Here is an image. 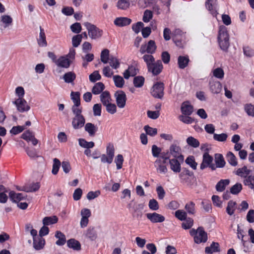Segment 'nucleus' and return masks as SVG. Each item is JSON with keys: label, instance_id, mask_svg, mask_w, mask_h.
Instances as JSON below:
<instances>
[{"label": "nucleus", "instance_id": "obj_34", "mask_svg": "<svg viewBox=\"0 0 254 254\" xmlns=\"http://www.w3.org/2000/svg\"><path fill=\"white\" fill-rule=\"evenodd\" d=\"M45 244V241L43 238L38 237L36 240H33V247L36 250L42 249Z\"/></svg>", "mask_w": 254, "mask_h": 254}, {"label": "nucleus", "instance_id": "obj_19", "mask_svg": "<svg viewBox=\"0 0 254 254\" xmlns=\"http://www.w3.org/2000/svg\"><path fill=\"white\" fill-rule=\"evenodd\" d=\"M213 157L211 156L208 153L205 152L203 155V159L201 164H200V168L201 170H203L208 167L213 161Z\"/></svg>", "mask_w": 254, "mask_h": 254}, {"label": "nucleus", "instance_id": "obj_17", "mask_svg": "<svg viewBox=\"0 0 254 254\" xmlns=\"http://www.w3.org/2000/svg\"><path fill=\"white\" fill-rule=\"evenodd\" d=\"M26 194L24 193H16L14 191H10L9 192L10 199L14 203H18L20 200L25 199Z\"/></svg>", "mask_w": 254, "mask_h": 254}, {"label": "nucleus", "instance_id": "obj_48", "mask_svg": "<svg viewBox=\"0 0 254 254\" xmlns=\"http://www.w3.org/2000/svg\"><path fill=\"white\" fill-rule=\"evenodd\" d=\"M108 62L110 66L114 69H117L120 67V63L119 60L115 57L110 56Z\"/></svg>", "mask_w": 254, "mask_h": 254}, {"label": "nucleus", "instance_id": "obj_23", "mask_svg": "<svg viewBox=\"0 0 254 254\" xmlns=\"http://www.w3.org/2000/svg\"><path fill=\"white\" fill-rule=\"evenodd\" d=\"M67 246L74 251H79L81 250V245L79 242L74 239H70L67 241Z\"/></svg>", "mask_w": 254, "mask_h": 254}, {"label": "nucleus", "instance_id": "obj_1", "mask_svg": "<svg viewBox=\"0 0 254 254\" xmlns=\"http://www.w3.org/2000/svg\"><path fill=\"white\" fill-rule=\"evenodd\" d=\"M181 182L183 184L191 186L193 184H196V179L193 175V173L189 170H183L179 175Z\"/></svg>", "mask_w": 254, "mask_h": 254}, {"label": "nucleus", "instance_id": "obj_44", "mask_svg": "<svg viewBox=\"0 0 254 254\" xmlns=\"http://www.w3.org/2000/svg\"><path fill=\"white\" fill-rule=\"evenodd\" d=\"M226 159L229 163L233 166H236L238 164L237 160L235 155L231 152H229L226 155Z\"/></svg>", "mask_w": 254, "mask_h": 254}, {"label": "nucleus", "instance_id": "obj_49", "mask_svg": "<svg viewBox=\"0 0 254 254\" xmlns=\"http://www.w3.org/2000/svg\"><path fill=\"white\" fill-rule=\"evenodd\" d=\"M61 163L59 159L54 158L53 159V164L52 166V173L53 175H57L59 172Z\"/></svg>", "mask_w": 254, "mask_h": 254}, {"label": "nucleus", "instance_id": "obj_57", "mask_svg": "<svg viewBox=\"0 0 254 254\" xmlns=\"http://www.w3.org/2000/svg\"><path fill=\"white\" fill-rule=\"evenodd\" d=\"M185 221L182 223V227L185 230L190 229L193 225V220L191 218H187Z\"/></svg>", "mask_w": 254, "mask_h": 254}, {"label": "nucleus", "instance_id": "obj_5", "mask_svg": "<svg viewBox=\"0 0 254 254\" xmlns=\"http://www.w3.org/2000/svg\"><path fill=\"white\" fill-rule=\"evenodd\" d=\"M144 205L143 204H137L134 203L132 205V203L130 202L128 204V208H132V216L136 218L137 219H140L142 216V210L143 209Z\"/></svg>", "mask_w": 254, "mask_h": 254}, {"label": "nucleus", "instance_id": "obj_6", "mask_svg": "<svg viewBox=\"0 0 254 254\" xmlns=\"http://www.w3.org/2000/svg\"><path fill=\"white\" fill-rule=\"evenodd\" d=\"M12 103L16 106L17 110L20 112H27L30 109V106L24 99H17Z\"/></svg>", "mask_w": 254, "mask_h": 254}, {"label": "nucleus", "instance_id": "obj_43", "mask_svg": "<svg viewBox=\"0 0 254 254\" xmlns=\"http://www.w3.org/2000/svg\"><path fill=\"white\" fill-rule=\"evenodd\" d=\"M79 145L86 149L92 148L94 146V142L93 141L88 142L83 138H79L78 139Z\"/></svg>", "mask_w": 254, "mask_h": 254}, {"label": "nucleus", "instance_id": "obj_18", "mask_svg": "<svg viewBox=\"0 0 254 254\" xmlns=\"http://www.w3.org/2000/svg\"><path fill=\"white\" fill-rule=\"evenodd\" d=\"M131 22V19L126 17H120L116 18L114 23L119 27H123L129 25Z\"/></svg>", "mask_w": 254, "mask_h": 254}, {"label": "nucleus", "instance_id": "obj_33", "mask_svg": "<svg viewBox=\"0 0 254 254\" xmlns=\"http://www.w3.org/2000/svg\"><path fill=\"white\" fill-rule=\"evenodd\" d=\"M230 183L229 179L221 180L216 185V190L218 191L222 192L225 189V188Z\"/></svg>", "mask_w": 254, "mask_h": 254}, {"label": "nucleus", "instance_id": "obj_2", "mask_svg": "<svg viewBox=\"0 0 254 254\" xmlns=\"http://www.w3.org/2000/svg\"><path fill=\"white\" fill-rule=\"evenodd\" d=\"M84 25L88 31V34L92 39H97L101 38L103 34L102 30L98 28L96 25L86 22Z\"/></svg>", "mask_w": 254, "mask_h": 254}, {"label": "nucleus", "instance_id": "obj_50", "mask_svg": "<svg viewBox=\"0 0 254 254\" xmlns=\"http://www.w3.org/2000/svg\"><path fill=\"white\" fill-rule=\"evenodd\" d=\"M175 217L181 221H184L187 218V213L184 210L179 209L175 212Z\"/></svg>", "mask_w": 254, "mask_h": 254}, {"label": "nucleus", "instance_id": "obj_59", "mask_svg": "<svg viewBox=\"0 0 254 254\" xmlns=\"http://www.w3.org/2000/svg\"><path fill=\"white\" fill-rule=\"evenodd\" d=\"M144 129L147 134L151 136H154L157 133V128H152L148 125L144 126Z\"/></svg>", "mask_w": 254, "mask_h": 254}, {"label": "nucleus", "instance_id": "obj_54", "mask_svg": "<svg viewBox=\"0 0 254 254\" xmlns=\"http://www.w3.org/2000/svg\"><path fill=\"white\" fill-rule=\"evenodd\" d=\"M187 142L188 145L194 148L198 147L199 146V142L198 140L192 136H190L187 138Z\"/></svg>", "mask_w": 254, "mask_h": 254}, {"label": "nucleus", "instance_id": "obj_63", "mask_svg": "<svg viewBox=\"0 0 254 254\" xmlns=\"http://www.w3.org/2000/svg\"><path fill=\"white\" fill-rule=\"evenodd\" d=\"M89 80L92 82H95L97 80H99L101 78V76L97 70L94 71L91 73L89 77Z\"/></svg>", "mask_w": 254, "mask_h": 254}, {"label": "nucleus", "instance_id": "obj_58", "mask_svg": "<svg viewBox=\"0 0 254 254\" xmlns=\"http://www.w3.org/2000/svg\"><path fill=\"white\" fill-rule=\"evenodd\" d=\"M152 12L150 10L146 9L144 12L142 20L143 21V22L147 23L150 21V20L152 18Z\"/></svg>", "mask_w": 254, "mask_h": 254}, {"label": "nucleus", "instance_id": "obj_46", "mask_svg": "<svg viewBox=\"0 0 254 254\" xmlns=\"http://www.w3.org/2000/svg\"><path fill=\"white\" fill-rule=\"evenodd\" d=\"M185 208L189 214L193 215L195 213V203L192 201L187 203Z\"/></svg>", "mask_w": 254, "mask_h": 254}, {"label": "nucleus", "instance_id": "obj_30", "mask_svg": "<svg viewBox=\"0 0 254 254\" xmlns=\"http://www.w3.org/2000/svg\"><path fill=\"white\" fill-rule=\"evenodd\" d=\"M218 40H229L227 28L225 26H220L219 30Z\"/></svg>", "mask_w": 254, "mask_h": 254}, {"label": "nucleus", "instance_id": "obj_24", "mask_svg": "<svg viewBox=\"0 0 254 254\" xmlns=\"http://www.w3.org/2000/svg\"><path fill=\"white\" fill-rule=\"evenodd\" d=\"M210 89L211 92L214 94L219 93L222 89V85L219 81H210Z\"/></svg>", "mask_w": 254, "mask_h": 254}, {"label": "nucleus", "instance_id": "obj_40", "mask_svg": "<svg viewBox=\"0 0 254 254\" xmlns=\"http://www.w3.org/2000/svg\"><path fill=\"white\" fill-rule=\"evenodd\" d=\"M236 202L233 200H230L227 204L226 212L229 215H232L236 208Z\"/></svg>", "mask_w": 254, "mask_h": 254}, {"label": "nucleus", "instance_id": "obj_39", "mask_svg": "<svg viewBox=\"0 0 254 254\" xmlns=\"http://www.w3.org/2000/svg\"><path fill=\"white\" fill-rule=\"evenodd\" d=\"M58 221V218L56 216L45 217L43 219L44 225L47 226L56 223Z\"/></svg>", "mask_w": 254, "mask_h": 254}, {"label": "nucleus", "instance_id": "obj_36", "mask_svg": "<svg viewBox=\"0 0 254 254\" xmlns=\"http://www.w3.org/2000/svg\"><path fill=\"white\" fill-rule=\"evenodd\" d=\"M215 162L217 168H223L226 164L224 157L221 154H216L215 155Z\"/></svg>", "mask_w": 254, "mask_h": 254}, {"label": "nucleus", "instance_id": "obj_13", "mask_svg": "<svg viewBox=\"0 0 254 254\" xmlns=\"http://www.w3.org/2000/svg\"><path fill=\"white\" fill-rule=\"evenodd\" d=\"M167 161H164L162 159H157L154 162V166L156 168L158 173L161 174H166L168 169L166 166Z\"/></svg>", "mask_w": 254, "mask_h": 254}, {"label": "nucleus", "instance_id": "obj_52", "mask_svg": "<svg viewBox=\"0 0 254 254\" xmlns=\"http://www.w3.org/2000/svg\"><path fill=\"white\" fill-rule=\"evenodd\" d=\"M101 61L104 64H107L110 59L109 57V51L105 49L103 50L101 53Z\"/></svg>", "mask_w": 254, "mask_h": 254}, {"label": "nucleus", "instance_id": "obj_62", "mask_svg": "<svg viewBox=\"0 0 254 254\" xmlns=\"http://www.w3.org/2000/svg\"><path fill=\"white\" fill-rule=\"evenodd\" d=\"M1 21L4 24V27L6 28L11 24L12 18L9 15H4L1 16Z\"/></svg>", "mask_w": 254, "mask_h": 254}, {"label": "nucleus", "instance_id": "obj_20", "mask_svg": "<svg viewBox=\"0 0 254 254\" xmlns=\"http://www.w3.org/2000/svg\"><path fill=\"white\" fill-rule=\"evenodd\" d=\"M56 64L59 67L67 68L70 66V61L67 57L61 56L56 61Z\"/></svg>", "mask_w": 254, "mask_h": 254}, {"label": "nucleus", "instance_id": "obj_29", "mask_svg": "<svg viewBox=\"0 0 254 254\" xmlns=\"http://www.w3.org/2000/svg\"><path fill=\"white\" fill-rule=\"evenodd\" d=\"M104 89L105 85L102 82H97L92 87V93L94 95H98L101 94Z\"/></svg>", "mask_w": 254, "mask_h": 254}, {"label": "nucleus", "instance_id": "obj_41", "mask_svg": "<svg viewBox=\"0 0 254 254\" xmlns=\"http://www.w3.org/2000/svg\"><path fill=\"white\" fill-rule=\"evenodd\" d=\"M142 59L146 64L147 68L155 62V58L152 56V54H144Z\"/></svg>", "mask_w": 254, "mask_h": 254}, {"label": "nucleus", "instance_id": "obj_12", "mask_svg": "<svg viewBox=\"0 0 254 254\" xmlns=\"http://www.w3.org/2000/svg\"><path fill=\"white\" fill-rule=\"evenodd\" d=\"M205 6L213 16H216L218 14L217 0H206Z\"/></svg>", "mask_w": 254, "mask_h": 254}, {"label": "nucleus", "instance_id": "obj_64", "mask_svg": "<svg viewBox=\"0 0 254 254\" xmlns=\"http://www.w3.org/2000/svg\"><path fill=\"white\" fill-rule=\"evenodd\" d=\"M245 110L249 116L254 117V105L251 104L246 105Z\"/></svg>", "mask_w": 254, "mask_h": 254}, {"label": "nucleus", "instance_id": "obj_16", "mask_svg": "<svg viewBox=\"0 0 254 254\" xmlns=\"http://www.w3.org/2000/svg\"><path fill=\"white\" fill-rule=\"evenodd\" d=\"M85 120L83 116H74L72 119V126L75 129L83 127L85 124Z\"/></svg>", "mask_w": 254, "mask_h": 254}, {"label": "nucleus", "instance_id": "obj_53", "mask_svg": "<svg viewBox=\"0 0 254 254\" xmlns=\"http://www.w3.org/2000/svg\"><path fill=\"white\" fill-rule=\"evenodd\" d=\"M179 119L181 122L186 124H192L194 121V119L190 117V116L182 115L179 116Z\"/></svg>", "mask_w": 254, "mask_h": 254}, {"label": "nucleus", "instance_id": "obj_21", "mask_svg": "<svg viewBox=\"0 0 254 254\" xmlns=\"http://www.w3.org/2000/svg\"><path fill=\"white\" fill-rule=\"evenodd\" d=\"M37 42L40 47H45L47 46L45 31L41 26L40 27V33L39 38L37 39Z\"/></svg>", "mask_w": 254, "mask_h": 254}, {"label": "nucleus", "instance_id": "obj_25", "mask_svg": "<svg viewBox=\"0 0 254 254\" xmlns=\"http://www.w3.org/2000/svg\"><path fill=\"white\" fill-rule=\"evenodd\" d=\"M84 129L89 136H94L98 130V127L92 123H88L85 124Z\"/></svg>", "mask_w": 254, "mask_h": 254}, {"label": "nucleus", "instance_id": "obj_27", "mask_svg": "<svg viewBox=\"0 0 254 254\" xmlns=\"http://www.w3.org/2000/svg\"><path fill=\"white\" fill-rule=\"evenodd\" d=\"M100 99L104 106L112 101L110 94L108 91L103 92L100 96Z\"/></svg>", "mask_w": 254, "mask_h": 254}, {"label": "nucleus", "instance_id": "obj_56", "mask_svg": "<svg viewBox=\"0 0 254 254\" xmlns=\"http://www.w3.org/2000/svg\"><path fill=\"white\" fill-rule=\"evenodd\" d=\"M228 134L225 133L221 134L214 133L213 139L219 142H225L228 138Z\"/></svg>", "mask_w": 254, "mask_h": 254}, {"label": "nucleus", "instance_id": "obj_15", "mask_svg": "<svg viewBox=\"0 0 254 254\" xmlns=\"http://www.w3.org/2000/svg\"><path fill=\"white\" fill-rule=\"evenodd\" d=\"M181 110L182 114L190 116L193 111V107L188 101L184 102L181 105Z\"/></svg>", "mask_w": 254, "mask_h": 254}, {"label": "nucleus", "instance_id": "obj_47", "mask_svg": "<svg viewBox=\"0 0 254 254\" xmlns=\"http://www.w3.org/2000/svg\"><path fill=\"white\" fill-rule=\"evenodd\" d=\"M71 99L73 102V105H80V93L72 91L70 93Z\"/></svg>", "mask_w": 254, "mask_h": 254}, {"label": "nucleus", "instance_id": "obj_10", "mask_svg": "<svg viewBox=\"0 0 254 254\" xmlns=\"http://www.w3.org/2000/svg\"><path fill=\"white\" fill-rule=\"evenodd\" d=\"M116 103L120 108H124L126 103L127 97L125 93L123 91H118L115 94Z\"/></svg>", "mask_w": 254, "mask_h": 254}, {"label": "nucleus", "instance_id": "obj_45", "mask_svg": "<svg viewBox=\"0 0 254 254\" xmlns=\"http://www.w3.org/2000/svg\"><path fill=\"white\" fill-rule=\"evenodd\" d=\"M85 236L91 241L95 240L97 238V234L94 228H89L85 232Z\"/></svg>", "mask_w": 254, "mask_h": 254}, {"label": "nucleus", "instance_id": "obj_8", "mask_svg": "<svg viewBox=\"0 0 254 254\" xmlns=\"http://www.w3.org/2000/svg\"><path fill=\"white\" fill-rule=\"evenodd\" d=\"M163 66L161 61L157 60L153 64L147 67L148 71L153 75L159 74L162 71Z\"/></svg>", "mask_w": 254, "mask_h": 254}, {"label": "nucleus", "instance_id": "obj_4", "mask_svg": "<svg viewBox=\"0 0 254 254\" xmlns=\"http://www.w3.org/2000/svg\"><path fill=\"white\" fill-rule=\"evenodd\" d=\"M164 85L162 82H156L153 86L151 94L155 98L161 99L164 95Z\"/></svg>", "mask_w": 254, "mask_h": 254}, {"label": "nucleus", "instance_id": "obj_60", "mask_svg": "<svg viewBox=\"0 0 254 254\" xmlns=\"http://www.w3.org/2000/svg\"><path fill=\"white\" fill-rule=\"evenodd\" d=\"M242 190V185L241 184L237 183L231 187L230 192L233 194H237L241 191Z\"/></svg>", "mask_w": 254, "mask_h": 254}, {"label": "nucleus", "instance_id": "obj_55", "mask_svg": "<svg viewBox=\"0 0 254 254\" xmlns=\"http://www.w3.org/2000/svg\"><path fill=\"white\" fill-rule=\"evenodd\" d=\"M244 184L248 186L251 189L254 188V176H249L244 180Z\"/></svg>", "mask_w": 254, "mask_h": 254}, {"label": "nucleus", "instance_id": "obj_7", "mask_svg": "<svg viewBox=\"0 0 254 254\" xmlns=\"http://www.w3.org/2000/svg\"><path fill=\"white\" fill-rule=\"evenodd\" d=\"M169 154L172 155L174 159H178L180 161L184 160V156L182 154V150L181 147L177 144H172L169 148Z\"/></svg>", "mask_w": 254, "mask_h": 254}, {"label": "nucleus", "instance_id": "obj_61", "mask_svg": "<svg viewBox=\"0 0 254 254\" xmlns=\"http://www.w3.org/2000/svg\"><path fill=\"white\" fill-rule=\"evenodd\" d=\"M106 107V111L111 114H114L117 112V107L115 104L111 102L104 106Z\"/></svg>", "mask_w": 254, "mask_h": 254}, {"label": "nucleus", "instance_id": "obj_35", "mask_svg": "<svg viewBox=\"0 0 254 254\" xmlns=\"http://www.w3.org/2000/svg\"><path fill=\"white\" fill-rule=\"evenodd\" d=\"M64 82L67 83H72L76 78V74L72 71L65 73L63 77Z\"/></svg>", "mask_w": 254, "mask_h": 254}, {"label": "nucleus", "instance_id": "obj_26", "mask_svg": "<svg viewBox=\"0 0 254 254\" xmlns=\"http://www.w3.org/2000/svg\"><path fill=\"white\" fill-rule=\"evenodd\" d=\"M189 62L190 60L188 56H179L178 58L179 67L181 69H184L188 66Z\"/></svg>", "mask_w": 254, "mask_h": 254}, {"label": "nucleus", "instance_id": "obj_11", "mask_svg": "<svg viewBox=\"0 0 254 254\" xmlns=\"http://www.w3.org/2000/svg\"><path fill=\"white\" fill-rule=\"evenodd\" d=\"M207 240V234L202 227H198V232L194 237V241L196 244L205 243Z\"/></svg>", "mask_w": 254, "mask_h": 254}, {"label": "nucleus", "instance_id": "obj_9", "mask_svg": "<svg viewBox=\"0 0 254 254\" xmlns=\"http://www.w3.org/2000/svg\"><path fill=\"white\" fill-rule=\"evenodd\" d=\"M80 214L81 219L80 222V226L81 228H84L88 225L89 218L91 215V212L89 209L83 208L81 210Z\"/></svg>", "mask_w": 254, "mask_h": 254}, {"label": "nucleus", "instance_id": "obj_37", "mask_svg": "<svg viewBox=\"0 0 254 254\" xmlns=\"http://www.w3.org/2000/svg\"><path fill=\"white\" fill-rule=\"evenodd\" d=\"M251 173V170L248 169L246 166L239 168L236 171L235 174L242 177L246 178Z\"/></svg>", "mask_w": 254, "mask_h": 254}, {"label": "nucleus", "instance_id": "obj_3", "mask_svg": "<svg viewBox=\"0 0 254 254\" xmlns=\"http://www.w3.org/2000/svg\"><path fill=\"white\" fill-rule=\"evenodd\" d=\"M157 49L156 43L154 40H149L147 43L141 45L139 52L141 54L145 53L153 54L155 53Z\"/></svg>", "mask_w": 254, "mask_h": 254}, {"label": "nucleus", "instance_id": "obj_22", "mask_svg": "<svg viewBox=\"0 0 254 254\" xmlns=\"http://www.w3.org/2000/svg\"><path fill=\"white\" fill-rule=\"evenodd\" d=\"M171 169L175 173H179L181 170V164L178 159H169Z\"/></svg>", "mask_w": 254, "mask_h": 254}, {"label": "nucleus", "instance_id": "obj_42", "mask_svg": "<svg viewBox=\"0 0 254 254\" xmlns=\"http://www.w3.org/2000/svg\"><path fill=\"white\" fill-rule=\"evenodd\" d=\"M113 79L115 86L118 88H122L125 84L124 78L120 75H114Z\"/></svg>", "mask_w": 254, "mask_h": 254}, {"label": "nucleus", "instance_id": "obj_51", "mask_svg": "<svg viewBox=\"0 0 254 254\" xmlns=\"http://www.w3.org/2000/svg\"><path fill=\"white\" fill-rule=\"evenodd\" d=\"M144 78L141 76H136L133 79V84L135 87H141L144 84Z\"/></svg>", "mask_w": 254, "mask_h": 254}, {"label": "nucleus", "instance_id": "obj_14", "mask_svg": "<svg viewBox=\"0 0 254 254\" xmlns=\"http://www.w3.org/2000/svg\"><path fill=\"white\" fill-rule=\"evenodd\" d=\"M146 215L147 218L153 223H162L165 220L164 216L156 212L148 213Z\"/></svg>", "mask_w": 254, "mask_h": 254}, {"label": "nucleus", "instance_id": "obj_32", "mask_svg": "<svg viewBox=\"0 0 254 254\" xmlns=\"http://www.w3.org/2000/svg\"><path fill=\"white\" fill-rule=\"evenodd\" d=\"M55 237L58 239V240L56 242V245L58 246H63L66 242V238L64 233L61 231H57L55 234Z\"/></svg>", "mask_w": 254, "mask_h": 254}, {"label": "nucleus", "instance_id": "obj_28", "mask_svg": "<svg viewBox=\"0 0 254 254\" xmlns=\"http://www.w3.org/2000/svg\"><path fill=\"white\" fill-rule=\"evenodd\" d=\"M137 74V69L133 65L129 66L124 73V77L125 79H128L130 76H134Z\"/></svg>", "mask_w": 254, "mask_h": 254}, {"label": "nucleus", "instance_id": "obj_38", "mask_svg": "<svg viewBox=\"0 0 254 254\" xmlns=\"http://www.w3.org/2000/svg\"><path fill=\"white\" fill-rule=\"evenodd\" d=\"M116 6L118 9L127 10L130 6L129 0H119L117 2Z\"/></svg>", "mask_w": 254, "mask_h": 254}, {"label": "nucleus", "instance_id": "obj_31", "mask_svg": "<svg viewBox=\"0 0 254 254\" xmlns=\"http://www.w3.org/2000/svg\"><path fill=\"white\" fill-rule=\"evenodd\" d=\"M220 251L219 245L218 243L212 242L210 247H207L205 249V252L206 254H212Z\"/></svg>", "mask_w": 254, "mask_h": 254}]
</instances>
